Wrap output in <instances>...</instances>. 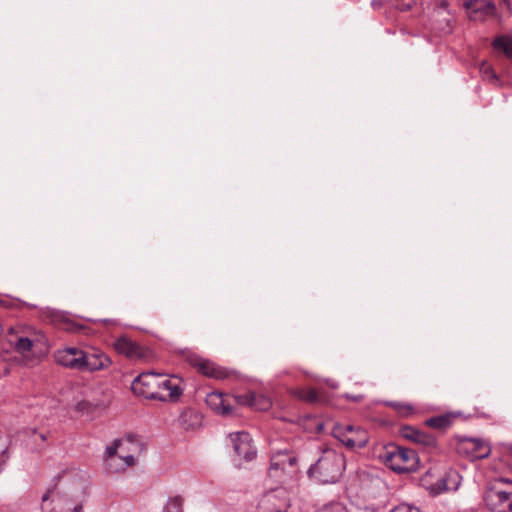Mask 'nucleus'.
I'll return each instance as SVG.
<instances>
[{"instance_id": "obj_1", "label": "nucleus", "mask_w": 512, "mask_h": 512, "mask_svg": "<svg viewBox=\"0 0 512 512\" xmlns=\"http://www.w3.org/2000/svg\"><path fill=\"white\" fill-rule=\"evenodd\" d=\"M58 488L49 489L41 498L42 512H82L89 495L88 475L72 468L59 476Z\"/></svg>"}, {"instance_id": "obj_2", "label": "nucleus", "mask_w": 512, "mask_h": 512, "mask_svg": "<svg viewBox=\"0 0 512 512\" xmlns=\"http://www.w3.org/2000/svg\"><path fill=\"white\" fill-rule=\"evenodd\" d=\"M346 462L343 454L327 448L317 461L308 469V476L320 484H332L340 480Z\"/></svg>"}, {"instance_id": "obj_3", "label": "nucleus", "mask_w": 512, "mask_h": 512, "mask_svg": "<svg viewBox=\"0 0 512 512\" xmlns=\"http://www.w3.org/2000/svg\"><path fill=\"white\" fill-rule=\"evenodd\" d=\"M483 499L492 512H512V481L495 479L486 488Z\"/></svg>"}, {"instance_id": "obj_4", "label": "nucleus", "mask_w": 512, "mask_h": 512, "mask_svg": "<svg viewBox=\"0 0 512 512\" xmlns=\"http://www.w3.org/2000/svg\"><path fill=\"white\" fill-rule=\"evenodd\" d=\"M380 458L387 467L397 473L415 471L418 466V457L413 450L394 444L386 446Z\"/></svg>"}, {"instance_id": "obj_5", "label": "nucleus", "mask_w": 512, "mask_h": 512, "mask_svg": "<svg viewBox=\"0 0 512 512\" xmlns=\"http://www.w3.org/2000/svg\"><path fill=\"white\" fill-rule=\"evenodd\" d=\"M332 435L349 449L364 448L369 441L367 431L360 426L336 424Z\"/></svg>"}, {"instance_id": "obj_6", "label": "nucleus", "mask_w": 512, "mask_h": 512, "mask_svg": "<svg viewBox=\"0 0 512 512\" xmlns=\"http://www.w3.org/2000/svg\"><path fill=\"white\" fill-rule=\"evenodd\" d=\"M160 377L161 374L154 371L143 372L133 380L131 389L135 394L147 399H163L159 391Z\"/></svg>"}, {"instance_id": "obj_7", "label": "nucleus", "mask_w": 512, "mask_h": 512, "mask_svg": "<svg viewBox=\"0 0 512 512\" xmlns=\"http://www.w3.org/2000/svg\"><path fill=\"white\" fill-rule=\"evenodd\" d=\"M188 361L198 370L199 373L206 377L224 380L230 378L233 374V372L228 369L221 367L210 360L201 358L198 355H189Z\"/></svg>"}, {"instance_id": "obj_8", "label": "nucleus", "mask_w": 512, "mask_h": 512, "mask_svg": "<svg viewBox=\"0 0 512 512\" xmlns=\"http://www.w3.org/2000/svg\"><path fill=\"white\" fill-rule=\"evenodd\" d=\"M288 507L287 493L281 488L264 494L258 505L259 512H286Z\"/></svg>"}, {"instance_id": "obj_9", "label": "nucleus", "mask_w": 512, "mask_h": 512, "mask_svg": "<svg viewBox=\"0 0 512 512\" xmlns=\"http://www.w3.org/2000/svg\"><path fill=\"white\" fill-rule=\"evenodd\" d=\"M159 391L163 399H157L161 402H177L183 394V380L177 376L163 378L161 374L159 380Z\"/></svg>"}, {"instance_id": "obj_10", "label": "nucleus", "mask_w": 512, "mask_h": 512, "mask_svg": "<svg viewBox=\"0 0 512 512\" xmlns=\"http://www.w3.org/2000/svg\"><path fill=\"white\" fill-rule=\"evenodd\" d=\"M115 350L132 360L146 361L150 358V351L134 342L132 339L121 336L114 342Z\"/></svg>"}, {"instance_id": "obj_11", "label": "nucleus", "mask_w": 512, "mask_h": 512, "mask_svg": "<svg viewBox=\"0 0 512 512\" xmlns=\"http://www.w3.org/2000/svg\"><path fill=\"white\" fill-rule=\"evenodd\" d=\"M57 364L72 370L81 371L84 359V350L77 347H65L54 353Z\"/></svg>"}, {"instance_id": "obj_12", "label": "nucleus", "mask_w": 512, "mask_h": 512, "mask_svg": "<svg viewBox=\"0 0 512 512\" xmlns=\"http://www.w3.org/2000/svg\"><path fill=\"white\" fill-rule=\"evenodd\" d=\"M463 6L471 20H484L496 10L495 4L490 0H465Z\"/></svg>"}, {"instance_id": "obj_13", "label": "nucleus", "mask_w": 512, "mask_h": 512, "mask_svg": "<svg viewBox=\"0 0 512 512\" xmlns=\"http://www.w3.org/2000/svg\"><path fill=\"white\" fill-rule=\"evenodd\" d=\"M230 439L235 453L246 461L254 459L256 450L251 443V437L247 432H236L230 434Z\"/></svg>"}, {"instance_id": "obj_14", "label": "nucleus", "mask_w": 512, "mask_h": 512, "mask_svg": "<svg viewBox=\"0 0 512 512\" xmlns=\"http://www.w3.org/2000/svg\"><path fill=\"white\" fill-rule=\"evenodd\" d=\"M82 363L83 365L81 371L95 372L107 369L111 364V360L106 354H104L101 351H84V359Z\"/></svg>"}, {"instance_id": "obj_15", "label": "nucleus", "mask_w": 512, "mask_h": 512, "mask_svg": "<svg viewBox=\"0 0 512 512\" xmlns=\"http://www.w3.org/2000/svg\"><path fill=\"white\" fill-rule=\"evenodd\" d=\"M298 457L288 450L276 451L271 457L270 471L282 470L292 472L297 466Z\"/></svg>"}, {"instance_id": "obj_16", "label": "nucleus", "mask_w": 512, "mask_h": 512, "mask_svg": "<svg viewBox=\"0 0 512 512\" xmlns=\"http://www.w3.org/2000/svg\"><path fill=\"white\" fill-rule=\"evenodd\" d=\"M230 398V395L214 391L207 395L206 404L217 414L229 415L233 412Z\"/></svg>"}, {"instance_id": "obj_17", "label": "nucleus", "mask_w": 512, "mask_h": 512, "mask_svg": "<svg viewBox=\"0 0 512 512\" xmlns=\"http://www.w3.org/2000/svg\"><path fill=\"white\" fill-rule=\"evenodd\" d=\"M457 479V472L450 470L444 475L440 476L435 483L427 486V489L433 495H438L449 490H455L458 485Z\"/></svg>"}, {"instance_id": "obj_18", "label": "nucleus", "mask_w": 512, "mask_h": 512, "mask_svg": "<svg viewBox=\"0 0 512 512\" xmlns=\"http://www.w3.org/2000/svg\"><path fill=\"white\" fill-rule=\"evenodd\" d=\"M400 435L407 440L427 447H434L436 445V439L434 436L411 426L402 427Z\"/></svg>"}, {"instance_id": "obj_19", "label": "nucleus", "mask_w": 512, "mask_h": 512, "mask_svg": "<svg viewBox=\"0 0 512 512\" xmlns=\"http://www.w3.org/2000/svg\"><path fill=\"white\" fill-rule=\"evenodd\" d=\"M126 443L133 444V438L128 436L126 439H116L111 445L106 447L105 461L110 471H112L117 462L118 450H122Z\"/></svg>"}, {"instance_id": "obj_20", "label": "nucleus", "mask_w": 512, "mask_h": 512, "mask_svg": "<svg viewBox=\"0 0 512 512\" xmlns=\"http://www.w3.org/2000/svg\"><path fill=\"white\" fill-rule=\"evenodd\" d=\"M202 415L191 408L184 409L179 416V424L186 430L196 429L202 425Z\"/></svg>"}, {"instance_id": "obj_21", "label": "nucleus", "mask_w": 512, "mask_h": 512, "mask_svg": "<svg viewBox=\"0 0 512 512\" xmlns=\"http://www.w3.org/2000/svg\"><path fill=\"white\" fill-rule=\"evenodd\" d=\"M457 417L458 414L454 412H448L426 419L425 425L437 430H446L453 424Z\"/></svg>"}, {"instance_id": "obj_22", "label": "nucleus", "mask_w": 512, "mask_h": 512, "mask_svg": "<svg viewBox=\"0 0 512 512\" xmlns=\"http://www.w3.org/2000/svg\"><path fill=\"white\" fill-rule=\"evenodd\" d=\"M10 444L11 438L8 433L0 428V473L3 471V467L10 458Z\"/></svg>"}, {"instance_id": "obj_23", "label": "nucleus", "mask_w": 512, "mask_h": 512, "mask_svg": "<svg viewBox=\"0 0 512 512\" xmlns=\"http://www.w3.org/2000/svg\"><path fill=\"white\" fill-rule=\"evenodd\" d=\"M468 443L471 446V453L473 458L483 459L489 456L491 448L484 441L479 439H470Z\"/></svg>"}, {"instance_id": "obj_24", "label": "nucleus", "mask_w": 512, "mask_h": 512, "mask_svg": "<svg viewBox=\"0 0 512 512\" xmlns=\"http://www.w3.org/2000/svg\"><path fill=\"white\" fill-rule=\"evenodd\" d=\"M492 46L495 50L502 51L504 55L512 62V38L506 35L496 37Z\"/></svg>"}, {"instance_id": "obj_25", "label": "nucleus", "mask_w": 512, "mask_h": 512, "mask_svg": "<svg viewBox=\"0 0 512 512\" xmlns=\"http://www.w3.org/2000/svg\"><path fill=\"white\" fill-rule=\"evenodd\" d=\"M11 345L14 347L15 351L19 354L26 355L28 352L32 350L33 342L28 337L23 336H14L10 339Z\"/></svg>"}, {"instance_id": "obj_26", "label": "nucleus", "mask_w": 512, "mask_h": 512, "mask_svg": "<svg viewBox=\"0 0 512 512\" xmlns=\"http://www.w3.org/2000/svg\"><path fill=\"white\" fill-rule=\"evenodd\" d=\"M120 461V463H115V466L114 468L112 469L111 472H120V471H123L125 469H127L128 467H132L135 465L136 463V459L135 457L128 453V454H119L118 455V458H117V461Z\"/></svg>"}, {"instance_id": "obj_27", "label": "nucleus", "mask_w": 512, "mask_h": 512, "mask_svg": "<svg viewBox=\"0 0 512 512\" xmlns=\"http://www.w3.org/2000/svg\"><path fill=\"white\" fill-rule=\"evenodd\" d=\"M295 396L308 403H316L319 401V396L314 389H297L294 392Z\"/></svg>"}, {"instance_id": "obj_28", "label": "nucleus", "mask_w": 512, "mask_h": 512, "mask_svg": "<svg viewBox=\"0 0 512 512\" xmlns=\"http://www.w3.org/2000/svg\"><path fill=\"white\" fill-rule=\"evenodd\" d=\"M183 502L184 499L179 495L171 497L167 501L163 512H183Z\"/></svg>"}, {"instance_id": "obj_29", "label": "nucleus", "mask_w": 512, "mask_h": 512, "mask_svg": "<svg viewBox=\"0 0 512 512\" xmlns=\"http://www.w3.org/2000/svg\"><path fill=\"white\" fill-rule=\"evenodd\" d=\"M388 405L392 407L400 416L406 417L413 414L414 412V407L408 403L390 402Z\"/></svg>"}, {"instance_id": "obj_30", "label": "nucleus", "mask_w": 512, "mask_h": 512, "mask_svg": "<svg viewBox=\"0 0 512 512\" xmlns=\"http://www.w3.org/2000/svg\"><path fill=\"white\" fill-rule=\"evenodd\" d=\"M251 407L256 410L265 411L271 407V401L268 397L255 393V398L252 402Z\"/></svg>"}, {"instance_id": "obj_31", "label": "nucleus", "mask_w": 512, "mask_h": 512, "mask_svg": "<svg viewBox=\"0 0 512 512\" xmlns=\"http://www.w3.org/2000/svg\"><path fill=\"white\" fill-rule=\"evenodd\" d=\"M107 406L106 401L101 402H92L89 400H84L78 404L80 410H87L88 412H94L96 410H102Z\"/></svg>"}, {"instance_id": "obj_32", "label": "nucleus", "mask_w": 512, "mask_h": 512, "mask_svg": "<svg viewBox=\"0 0 512 512\" xmlns=\"http://www.w3.org/2000/svg\"><path fill=\"white\" fill-rule=\"evenodd\" d=\"M480 73L483 75V77L489 81H494V82H497L498 81V76L497 74L495 73V71L493 70V68L489 65V63L487 61H483L481 64H480Z\"/></svg>"}, {"instance_id": "obj_33", "label": "nucleus", "mask_w": 512, "mask_h": 512, "mask_svg": "<svg viewBox=\"0 0 512 512\" xmlns=\"http://www.w3.org/2000/svg\"><path fill=\"white\" fill-rule=\"evenodd\" d=\"M231 398L234 399V401L238 404V405H242V406H249L251 407L252 405V402L255 398V393L253 392H248L246 394H243V395H236V396H230Z\"/></svg>"}, {"instance_id": "obj_34", "label": "nucleus", "mask_w": 512, "mask_h": 512, "mask_svg": "<svg viewBox=\"0 0 512 512\" xmlns=\"http://www.w3.org/2000/svg\"><path fill=\"white\" fill-rule=\"evenodd\" d=\"M321 512H349L345 505L334 502L326 505Z\"/></svg>"}, {"instance_id": "obj_35", "label": "nucleus", "mask_w": 512, "mask_h": 512, "mask_svg": "<svg viewBox=\"0 0 512 512\" xmlns=\"http://www.w3.org/2000/svg\"><path fill=\"white\" fill-rule=\"evenodd\" d=\"M390 512H421L417 507L408 505V504H401L394 509H392Z\"/></svg>"}, {"instance_id": "obj_36", "label": "nucleus", "mask_w": 512, "mask_h": 512, "mask_svg": "<svg viewBox=\"0 0 512 512\" xmlns=\"http://www.w3.org/2000/svg\"><path fill=\"white\" fill-rule=\"evenodd\" d=\"M136 447H137V444L133 440V444L126 443V445L124 446V448L122 450H118V454H128L129 452H131L133 450L132 448H136Z\"/></svg>"}, {"instance_id": "obj_37", "label": "nucleus", "mask_w": 512, "mask_h": 512, "mask_svg": "<svg viewBox=\"0 0 512 512\" xmlns=\"http://www.w3.org/2000/svg\"><path fill=\"white\" fill-rule=\"evenodd\" d=\"M40 438H41V440L45 441L46 440V435L45 434H40Z\"/></svg>"}, {"instance_id": "obj_38", "label": "nucleus", "mask_w": 512, "mask_h": 512, "mask_svg": "<svg viewBox=\"0 0 512 512\" xmlns=\"http://www.w3.org/2000/svg\"><path fill=\"white\" fill-rule=\"evenodd\" d=\"M379 509H380V507H379V506H378V507H371V510H372V511H374V512H375V511H377V510H379Z\"/></svg>"}, {"instance_id": "obj_39", "label": "nucleus", "mask_w": 512, "mask_h": 512, "mask_svg": "<svg viewBox=\"0 0 512 512\" xmlns=\"http://www.w3.org/2000/svg\"><path fill=\"white\" fill-rule=\"evenodd\" d=\"M403 9H404V10H408V9H410V5H406Z\"/></svg>"}, {"instance_id": "obj_40", "label": "nucleus", "mask_w": 512, "mask_h": 512, "mask_svg": "<svg viewBox=\"0 0 512 512\" xmlns=\"http://www.w3.org/2000/svg\"><path fill=\"white\" fill-rule=\"evenodd\" d=\"M505 4L509 5V0H503Z\"/></svg>"}, {"instance_id": "obj_41", "label": "nucleus", "mask_w": 512, "mask_h": 512, "mask_svg": "<svg viewBox=\"0 0 512 512\" xmlns=\"http://www.w3.org/2000/svg\"><path fill=\"white\" fill-rule=\"evenodd\" d=\"M2 304H3V301L0 299V305H2Z\"/></svg>"}]
</instances>
